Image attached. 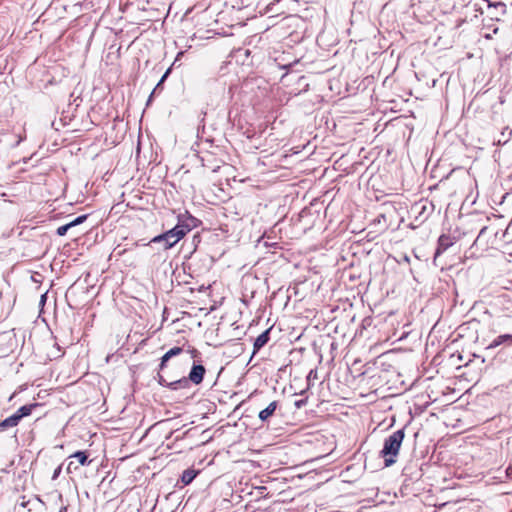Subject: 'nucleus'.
Instances as JSON below:
<instances>
[{"label":"nucleus","instance_id":"nucleus-6","mask_svg":"<svg viewBox=\"0 0 512 512\" xmlns=\"http://www.w3.org/2000/svg\"><path fill=\"white\" fill-rule=\"evenodd\" d=\"M205 373H206V369L203 365L194 364L190 370L188 378L195 385H199L202 383Z\"/></svg>","mask_w":512,"mask_h":512},{"label":"nucleus","instance_id":"nucleus-17","mask_svg":"<svg viewBox=\"0 0 512 512\" xmlns=\"http://www.w3.org/2000/svg\"><path fill=\"white\" fill-rule=\"evenodd\" d=\"M70 228H71V227H70L69 223H67V224H65V225H62V226L58 227V228H57L56 233H57V235H59V236H64V235H66L67 231H68Z\"/></svg>","mask_w":512,"mask_h":512},{"label":"nucleus","instance_id":"nucleus-15","mask_svg":"<svg viewBox=\"0 0 512 512\" xmlns=\"http://www.w3.org/2000/svg\"><path fill=\"white\" fill-rule=\"evenodd\" d=\"M183 349L181 347H173L163 355V361H168L174 356L181 354Z\"/></svg>","mask_w":512,"mask_h":512},{"label":"nucleus","instance_id":"nucleus-3","mask_svg":"<svg viewBox=\"0 0 512 512\" xmlns=\"http://www.w3.org/2000/svg\"><path fill=\"white\" fill-rule=\"evenodd\" d=\"M158 383L161 386L168 387L171 390L188 389L190 387L191 380L188 377H182L175 381H167L160 372L157 375Z\"/></svg>","mask_w":512,"mask_h":512},{"label":"nucleus","instance_id":"nucleus-19","mask_svg":"<svg viewBox=\"0 0 512 512\" xmlns=\"http://www.w3.org/2000/svg\"><path fill=\"white\" fill-rule=\"evenodd\" d=\"M505 473L508 478L512 479V466H508Z\"/></svg>","mask_w":512,"mask_h":512},{"label":"nucleus","instance_id":"nucleus-13","mask_svg":"<svg viewBox=\"0 0 512 512\" xmlns=\"http://www.w3.org/2000/svg\"><path fill=\"white\" fill-rule=\"evenodd\" d=\"M73 458H76L80 465L89 464L91 461L88 460V455L84 451H77L72 455Z\"/></svg>","mask_w":512,"mask_h":512},{"label":"nucleus","instance_id":"nucleus-26","mask_svg":"<svg viewBox=\"0 0 512 512\" xmlns=\"http://www.w3.org/2000/svg\"><path fill=\"white\" fill-rule=\"evenodd\" d=\"M314 377L313 370L310 371L308 378Z\"/></svg>","mask_w":512,"mask_h":512},{"label":"nucleus","instance_id":"nucleus-18","mask_svg":"<svg viewBox=\"0 0 512 512\" xmlns=\"http://www.w3.org/2000/svg\"><path fill=\"white\" fill-rule=\"evenodd\" d=\"M61 470H62V467H61V466H58V467L54 470L53 475H52V480H56V479L59 477V475H60V473H61Z\"/></svg>","mask_w":512,"mask_h":512},{"label":"nucleus","instance_id":"nucleus-7","mask_svg":"<svg viewBox=\"0 0 512 512\" xmlns=\"http://www.w3.org/2000/svg\"><path fill=\"white\" fill-rule=\"evenodd\" d=\"M272 327L266 329L262 332L254 341L253 344V354L255 355L262 347H264L270 340V332Z\"/></svg>","mask_w":512,"mask_h":512},{"label":"nucleus","instance_id":"nucleus-9","mask_svg":"<svg viewBox=\"0 0 512 512\" xmlns=\"http://www.w3.org/2000/svg\"><path fill=\"white\" fill-rule=\"evenodd\" d=\"M453 245V241L451 237L448 235H441L438 239V246L435 252V257L439 256L441 253L446 251L449 247Z\"/></svg>","mask_w":512,"mask_h":512},{"label":"nucleus","instance_id":"nucleus-12","mask_svg":"<svg viewBox=\"0 0 512 512\" xmlns=\"http://www.w3.org/2000/svg\"><path fill=\"white\" fill-rule=\"evenodd\" d=\"M37 406V403L24 405L20 407L15 413L17 414V416H19V419L21 420L22 418L31 415L33 409Z\"/></svg>","mask_w":512,"mask_h":512},{"label":"nucleus","instance_id":"nucleus-4","mask_svg":"<svg viewBox=\"0 0 512 512\" xmlns=\"http://www.w3.org/2000/svg\"><path fill=\"white\" fill-rule=\"evenodd\" d=\"M151 244H161L163 250H168L176 245L175 240L173 239V234L170 231H166L160 235L155 236L150 241Z\"/></svg>","mask_w":512,"mask_h":512},{"label":"nucleus","instance_id":"nucleus-16","mask_svg":"<svg viewBox=\"0 0 512 512\" xmlns=\"http://www.w3.org/2000/svg\"><path fill=\"white\" fill-rule=\"evenodd\" d=\"M87 217H88L87 215L78 216L73 221L69 222L70 227H74L76 225L83 223L87 219Z\"/></svg>","mask_w":512,"mask_h":512},{"label":"nucleus","instance_id":"nucleus-11","mask_svg":"<svg viewBox=\"0 0 512 512\" xmlns=\"http://www.w3.org/2000/svg\"><path fill=\"white\" fill-rule=\"evenodd\" d=\"M197 474H198V471H196L194 469L184 470L182 473V476H181V481H182L183 485L190 484L195 479Z\"/></svg>","mask_w":512,"mask_h":512},{"label":"nucleus","instance_id":"nucleus-25","mask_svg":"<svg viewBox=\"0 0 512 512\" xmlns=\"http://www.w3.org/2000/svg\"><path fill=\"white\" fill-rule=\"evenodd\" d=\"M314 377L313 370L310 371L308 378Z\"/></svg>","mask_w":512,"mask_h":512},{"label":"nucleus","instance_id":"nucleus-21","mask_svg":"<svg viewBox=\"0 0 512 512\" xmlns=\"http://www.w3.org/2000/svg\"><path fill=\"white\" fill-rule=\"evenodd\" d=\"M305 403H306V401H305V400H298V401H296V402H295V406H296L297 408H300V407H302Z\"/></svg>","mask_w":512,"mask_h":512},{"label":"nucleus","instance_id":"nucleus-5","mask_svg":"<svg viewBox=\"0 0 512 512\" xmlns=\"http://www.w3.org/2000/svg\"><path fill=\"white\" fill-rule=\"evenodd\" d=\"M192 229V225L189 223H185L179 221V223L172 229H170V233L173 234V239L177 244L190 230Z\"/></svg>","mask_w":512,"mask_h":512},{"label":"nucleus","instance_id":"nucleus-24","mask_svg":"<svg viewBox=\"0 0 512 512\" xmlns=\"http://www.w3.org/2000/svg\"><path fill=\"white\" fill-rule=\"evenodd\" d=\"M67 511V507L66 506H63L60 508V511L59 512H66Z\"/></svg>","mask_w":512,"mask_h":512},{"label":"nucleus","instance_id":"nucleus-22","mask_svg":"<svg viewBox=\"0 0 512 512\" xmlns=\"http://www.w3.org/2000/svg\"><path fill=\"white\" fill-rule=\"evenodd\" d=\"M30 503V500L25 501V497L22 498V501L20 502V506L26 507Z\"/></svg>","mask_w":512,"mask_h":512},{"label":"nucleus","instance_id":"nucleus-27","mask_svg":"<svg viewBox=\"0 0 512 512\" xmlns=\"http://www.w3.org/2000/svg\"><path fill=\"white\" fill-rule=\"evenodd\" d=\"M486 228H482L480 235L485 231Z\"/></svg>","mask_w":512,"mask_h":512},{"label":"nucleus","instance_id":"nucleus-2","mask_svg":"<svg viewBox=\"0 0 512 512\" xmlns=\"http://www.w3.org/2000/svg\"><path fill=\"white\" fill-rule=\"evenodd\" d=\"M497 347H500L497 352L499 359L503 361H512V334L505 333L498 335L491 341L486 349L492 350Z\"/></svg>","mask_w":512,"mask_h":512},{"label":"nucleus","instance_id":"nucleus-1","mask_svg":"<svg viewBox=\"0 0 512 512\" xmlns=\"http://www.w3.org/2000/svg\"><path fill=\"white\" fill-rule=\"evenodd\" d=\"M404 437L405 432L404 428H402L393 432L384 440L383 448L380 451V455L384 459L385 467H390L396 463L397 456L399 454V450L404 440Z\"/></svg>","mask_w":512,"mask_h":512},{"label":"nucleus","instance_id":"nucleus-14","mask_svg":"<svg viewBox=\"0 0 512 512\" xmlns=\"http://www.w3.org/2000/svg\"><path fill=\"white\" fill-rule=\"evenodd\" d=\"M171 69H167L166 72L163 74V76L161 77L160 81L157 83L156 87L154 88V90L151 92L149 98H148V101H147V105H149V103L151 102L153 96L155 95L156 91L161 87V85L164 83V81L166 80V78L168 77L169 73H170Z\"/></svg>","mask_w":512,"mask_h":512},{"label":"nucleus","instance_id":"nucleus-20","mask_svg":"<svg viewBox=\"0 0 512 512\" xmlns=\"http://www.w3.org/2000/svg\"><path fill=\"white\" fill-rule=\"evenodd\" d=\"M167 362L168 361H163V357L161 358V362L159 365V371H162L165 368Z\"/></svg>","mask_w":512,"mask_h":512},{"label":"nucleus","instance_id":"nucleus-8","mask_svg":"<svg viewBox=\"0 0 512 512\" xmlns=\"http://www.w3.org/2000/svg\"><path fill=\"white\" fill-rule=\"evenodd\" d=\"M278 407V401H272L265 409L261 410L258 414L262 422H267L275 413Z\"/></svg>","mask_w":512,"mask_h":512},{"label":"nucleus","instance_id":"nucleus-10","mask_svg":"<svg viewBox=\"0 0 512 512\" xmlns=\"http://www.w3.org/2000/svg\"><path fill=\"white\" fill-rule=\"evenodd\" d=\"M21 420L19 419V416H17L16 413L13 415L7 417L6 419L2 420L0 422V431H5L8 428L15 427L19 424Z\"/></svg>","mask_w":512,"mask_h":512},{"label":"nucleus","instance_id":"nucleus-23","mask_svg":"<svg viewBox=\"0 0 512 512\" xmlns=\"http://www.w3.org/2000/svg\"><path fill=\"white\" fill-rule=\"evenodd\" d=\"M72 465H73V462H70V463L68 464V467H67L68 472H70V471H71V467H72Z\"/></svg>","mask_w":512,"mask_h":512}]
</instances>
